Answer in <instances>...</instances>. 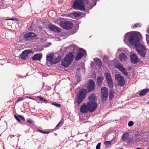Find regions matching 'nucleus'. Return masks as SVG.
<instances>
[{
	"mask_svg": "<svg viewBox=\"0 0 149 149\" xmlns=\"http://www.w3.org/2000/svg\"><path fill=\"white\" fill-rule=\"evenodd\" d=\"M110 91L109 93V98L110 99H112L113 96L114 91L112 90V89H110Z\"/></svg>",
	"mask_w": 149,
	"mask_h": 149,
	"instance_id": "nucleus-25",
	"label": "nucleus"
},
{
	"mask_svg": "<svg viewBox=\"0 0 149 149\" xmlns=\"http://www.w3.org/2000/svg\"><path fill=\"white\" fill-rule=\"evenodd\" d=\"M33 54V52L30 50H26L23 51L20 55L21 58L24 60L27 59L29 56Z\"/></svg>",
	"mask_w": 149,
	"mask_h": 149,
	"instance_id": "nucleus-6",
	"label": "nucleus"
},
{
	"mask_svg": "<svg viewBox=\"0 0 149 149\" xmlns=\"http://www.w3.org/2000/svg\"><path fill=\"white\" fill-rule=\"evenodd\" d=\"M15 118L18 121L20 122V119H19V117H18V116H17L16 115H15Z\"/></svg>",
	"mask_w": 149,
	"mask_h": 149,
	"instance_id": "nucleus-34",
	"label": "nucleus"
},
{
	"mask_svg": "<svg viewBox=\"0 0 149 149\" xmlns=\"http://www.w3.org/2000/svg\"><path fill=\"white\" fill-rule=\"evenodd\" d=\"M134 124L133 122L132 121H130L128 123V125L129 127L132 126Z\"/></svg>",
	"mask_w": 149,
	"mask_h": 149,
	"instance_id": "nucleus-31",
	"label": "nucleus"
},
{
	"mask_svg": "<svg viewBox=\"0 0 149 149\" xmlns=\"http://www.w3.org/2000/svg\"><path fill=\"white\" fill-rule=\"evenodd\" d=\"M87 104L89 108V112L94 111L97 107V104L95 102H88Z\"/></svg>",
	"mask_w": 149,
	"mask_h": 149,
	"instance_id": "nucleus-11",
	"label": "nucleus"
},
{
	"mask_svg": "<svg viewBox=\"0 0 149 149\" xmlns=\"http://www.w3.org/2000/svg\"><path fill=\"white\" fill-rule=\"evenodd\" d=\"M139 25V24H134V26H133L132 28H134V27H137Z\"/></svg>",
	"mask_w": 149,
	"mask_h": 149,
	"instance_id": "nucleus-39",
	"label": "nucleus"
},
{
	"mask_svg": "<svg viewBox=\"0 0 149 149\" xmlns=\"http://www.w3.org/2000/svg\"><path fill=\"white\" fill-rule=\"evenodd\" d=\"M104 144L106 145L107 147H109L110 146L111 143V141H107L104 142Z\"/></svg>",
	"mask_w": 149,
	"mask_h": 149,
	"instance_id": "nucleus-27",
	"label": "nucleus"
},
{
	"mask_svg": "<svg viewBox=\"0 0 149 149\" xmlns=\"http://www.w3.org/2000/svg\"><path fill=\"white\" fill-rule=\"evenodd\" d=\"M87 91L85 89H82L77 94V102L78 104H80L85 98Z\"/></svg>",
	"mask_w": 149,
	"mask_h": 149,
	"instance_id": "nucleus-5",
	"label": "nucleus"
},
{
	"mask_svg": "<svg viewBox=\"0 0 149 149\" xmlns=\"http://www.w3.org/2000/svg\"><path fill=\"white\" fill-rule=\"evenodd\" d=\"M130 58L132 63L136 64L139 61L138 57L134 54H132L131 55Z\"/></svg>",
	"mask_w": 149,
	"mask_h": 149,
	"instance_id": "nucleus-16",
	"label": "nucleus"
},
{
	"mask_svg": "<svg viewBox=\"0 0 149 149\" xmlns=\"http://www.w3.org/2000/svg\"><path fill=\"white\" fill-rule=\"evenodd\" d=\"M108 58V57L107 56H104V57H103V59H107Z\"/></svg>",
	"mask_w": 149,
	"mask_h": 149,
	"instance_id": "nucleus-44",
	"label": "nucleus"
},
{
	"mask_svg": "<svg viewBox=\"0 0 149 149\" xmlns=\"http://www.w3.org/2000/svg\"><path fill=\"white\" fill-rule=\"evenodd\" d=\"M39 99L40 100H41L44 101H46V100L45 99H43V98L42 97H40Z\"/></svg>",
	"mask_w": 149,
	"mask_h": 149,
	"instance_id": "nucleus-41",
	"label": "nucleus"
},
{
	"mask_svg": "<svg viewBox=\"0 0 149 149\" xmlns=\"http://www.w3.org/2000/svg\"><path fill=\"white\" fill-rule=\"evenodd\" d=\"M27 122L29 123H33V122L30 119L27 120Z\"/></svg>",
	"mask_w": 149,
	"mask_h": 149,
	"instance_id": "nucleus-40",
	"label": "nucleus"
},
{
	"mask_svg": "<svg viewBox=\"0 0 149 149\" xmlns=\"http://www.w3.org/2000/svg\"><path fill=\"white\" fill-rule=\"evenodd\" d=\"M95 61L96 63L99 66L102 65V62L100 59L99 58H95Z\"/></svg>",
	"mask_w": 149,
	"mask_h": 149,
	"instance_id": "nucleus-23",
	"label": "nucleus"
},
{
	"mask_svg": "<svg viewBox=\"0 0 149 149\" xmlns=\"http://www.w3.org/2000/svg\"><path fill=\"white\" fill-rule=\"evenodd\" d=\"M93 6L87 0H76L74 2L72 7L74 9L84 10L85 7L91 9Z\"/></svg>",
	"mask_w": 149,
	"mask_h": 149,
	"instance_id": "nucleus-2",
	"label": "nucleus"
},
{
	"mask_svg": "<svg viewBox=\"0 0 149 149\" xmlns=\"http://www.w3.org/2000/svg\"><path fill=\"white\" fill-rule=\"evenodd\" d=\"M132 139L131 138H129V137H128L126 141L127 142L129 143H130L132 142Z\"/></svg>",
	"mask_w": 149,
	"mask_h": 149,
	"instance_id": "nucleus-29",
	"label": "nucleus"
},
{
	"mask_svg": "<svg viewBox=\"0 0 149 149\" xmlns=\"http://www.w3.org/2000/svg\"><path fill=\"white\" fill-rule=\"evenodd\" d=\"M106 78L107 82L112 80L111 77H107Z\"/></svg>",
	"mask_w": 149,
	"mask_h": 149,
	"instance_id": "nucleus-33",
	"label": "nucleus"
},
{
	"mask_svg": "<svg viewBox=\"0 0 149 149\" xmlns=\"http://www.w3.org/2000/svg\"><path fill=\"white\" fill-rule=\"evenodd\" d=\"M23 99L22 97H20L16 101V102L18 103L19 102L22 100Z\"/></svg>",
	"mask_w": 149,
	"mask_h": 149,
	"instance_id": "nucleus-36",
	"label": "nucleus"
},
{
	"mask_svg": "<svg viewBox=\"0 0 149 149\" xmlns=\"http://www.w3.org/2000/svg\"><path fill=\"white\" fill-rule=\"evenodd\" d=\"M119 59L121 62H125L127 61V57L125 54L121 53L119 54Z\"/></svg>",
	"mask_w": 149,
	"mask_h": 149,
	"instance_id": "nucleus-15",
	"label": "nucleus"
},
{
	"mask_svg": "<svg viewBox=\"0 0 149 149\" xmlns=\"http://www.w3.org/2000/svg\"><path fill=\"white\" fill-rule=\"evenodd\" d=\"M95 85V83L92 80H90L88 81V92H90L91 91L94 89Z\"/></svg>",
	"mask_w": 149,
	"mask_h": 149,
	"instance_id": "nucleus-13",
	"label": "nucleus"
},
{
	"mask_svg": "<svg viewBox=\"0 0 149 149\" xmlns=\"http://www.w3.org/2000/svg\"><path fill=\"white\" fill-rule=\"evenodd\" d=\"M47 60L51 62L52 64H55L61 60V57L58 55L55 57L54 54H49L47 55Z\"/></svg>",
	"mask_w": 149,
	"mask_h": 149,
	"instance_id": "nucleus-4",
	"label": "nucleus"
},
{
	"mask_svg": "<svg viewBox=\"0 0 149 149\" xmlns=\"http://www.w3.org/2000/svg\"><path fill=\"white\" fill-rule=\"evenodd\" d=\"M35 36V34L32 33H26L25 35V37L26 38H30L31 37H33Z\"/></svg>",
	"mask_w": 149,
	"mask_h": 149,
	"instance_id": "nucleus-22",
	"label": "nucleus"
},
{
	"mask_svg": "<svg viewBox=\"0 0 149 149\" xmlns=\"http://www.w3.org/2000/svg\"><path fill=\"white\" fill-rule=\"evenodd\" d=\"M42 58L41 53L37 54H35L32 57L33 60H40Z\"/></svg>",
	"mask_w": 149,
	"mask_h": 149,
	"instance_id": "nucleus-17",
	"label": "nucleus"
},
{
	"mask_svg": "<svg viewBox=\"0 0 149 149\" xmlns=\"http://www.w3.org/2000/svg\"><path fill=\"white\" fill-rule=\"evenodd\" d=\"M103 78L102 77H99L97 78V84L98 85H100L101 81L103 80Z\"/></svg>",
	"mask_w": 149,
	"mask_h": 149,
	"instance_id": "nucleus-26",
	"label": "nucleus"
},
{
	"mask_svg": "<svg viewBox=\"0 0 149 149\" xmlns=\"http://www.w3.org/2000/svg\"><path fill=\"white\" fill-rule=\"evenodd\" d=\"M38 131L40 132L41 133H43V131L42 130H38Z\"/></svg>",
	"mask_w": 149,
	"mask_h": 149,
	"instance_id": "nucleus-43",
	"label": "nucleus"
},
{
	"mask_svg": "<svg viewBox=\"0 0 149 149\" xmlns=\"http://www.w3.org/2000/svg\"><path fill=\"white\" fill-rule=\"evenodd\" d=\"M104 74L106 76V78L109 77H111L110 74L108 72H105Z\"/></svg>",
	"mask_w": 149,
	"mask_h": 149,
	"instance_id": "nucleus-30",
	"label": "nucleus"
},
{
	"mask_svg": "<svg viewBox=\"0 0 149 149\" xmlns=\"http://www.w3.org/2000/svg\"><path fill=\"white\" fill-rule=\"evenodd\" d=\"M74 14L76 16H78L79 15V13H78L77 12H74Z\"/></svg>",
	"mask_w": 149,
	"mask_h": 149,
	"instance_id": "nucleus-37",
	"label": "nucleus"
},
{
	"mask_svg": "<svg viewBox=\"0 0 149 149\" xmlns=\"http://www.w3.org/2000/svg\"><path fill=\"white\" fill-rule=\"evenodd\" d=\"M115 79L117 81L118 84L121 86H123L125 84V80L123 77L120 74H116Z\"/></svg>",
	"mask_w": 149,
	"mask_h": 149,
	"instance_id": "nucleus-7",
	"label": "nucleus"
},
{
	"mask_svg": "<svg viewBox=\"0 0 149 149\" xmlns=\"http://www.w3.org/2000/svg\"><path fill=\"white\" fill-rule=\"evenodd\" d=\"M49 28L51 30L55 32H59L60 31V28L52 24L50 25Z\"/></svg>",
	"mask_w": 149,
	"mask_h": 149,
	"instance_id": "nucleus-18",
	"label": "nucleus"
},
{
	"mask_svg": "<svg viewBox=\"0 0 149 149\" xmlns=\"http://www.w3.org/2000/svg\"><path fill=\"white\" fill-rule=\"evenodd\" d=\"M136 149H142L140 148H137Z\"/></svg>",
	"mask_w": 149,
	"mask_h": 149,
	"instance_id": "nucleus-47",
	"label": "nucleus"
},
{
	"mask_svg": "<svg viewBox=\"0 0 149 149\" xmlns=\"http://www.w3.org/2000/svg\"><path fill=\"white\" fill-rule=\"evenodd\" d=\"M18 116L19 117V118H20L22 120H25L24 118L21 115H19Z\"/></svg>",
	"mask_w": 149,
	"mask_h": 149,
	"instance_id": "nucleus-38",
	"label": "nucleus"
},
{
	"mask_svg": "<svg viewBox=\"0 0 149 149\" xmlns=\"http://www.w3.org/2000/svg\"><path fill=\"white\" fill-rule=\"evenodd\" d=\"M102 99L103 101H105L107 98L108 93L106 87H103L101 89Z\"/></svg>",
	"mask_w": 149,
	"mask_h": 149,
	"instance_id": "nucleus-9",
	"label": "nucleus"
},
{
	"mask_svg": "<svg viewBox=\"0 0 149 149\" xmlns=\"http://www.w3.org/2000/svg\"><path fill=\"white\" fill-rule=\"evenodd\" d=\"M96 5V3H95V5Z\"/></svg>",
	"mask_w": 149,
	"mask_h": 149,
	"instance_id": "nucleus-49",
	"label": "nucleus"
},
{
	"mask_svg": "<svg viewBox=\"0 0 149 149\" xmlns=\"http://www.w3.org/2000/svg\"><path fill=\"white\" fill-rule=\"evenodd\" d=\"M52 12V11H49L48 12V14L49 15H50L51 13Z\"/></svg>",
	"mask_w": 149,
	"mask_h": 149,
	"instance_id": "nucleus-45",
	"label": "nucleus"
},
{
	"mask_svg": "<svg viewBox=\"0 0 149 149\" xmlns=\"http://www.w3.org/2000/svg\"><path fill=\"white\" fill-rule=\"evenodd\" d=\"M107 82L108 86L110 89H112L113 87V82L112 80Z\"/></svg>",
	"mask_w": 149,
	"mask_h": 149,
	"instance_id": "nucleus-24",
	"label": "nucleus"
},
{
	"mask_svg": "<svg viewBox=\"0 0 149 149\" xmlns=\"http://www.w3.org/2000/svg\"><path fill=\"white\" fill-rule=\"evenodd\" d=\"M89 102H96V99L95 94H92L88 97Z\"/></svg>",
	"mask_w": 149,
	"mask_h": 149,
	"instance_id": "nucleus-20",
	"label": "nucleus"
},
{
	"mask_svg": "<svg viewBox=\"0 0 149 149\" xmlns=\"http://www.w3.org/2000/svg\"><path fill=\"white\" fill-rule=\"evenodd\" d=\"M80 111L83 113H87L88 111L89 112V108L87 104H84L82 105L80 108Z\"/></svg>",
	"mask_w": 149,
	"mask_h": 149,
	"instance_id": "nucleus-14",
	"label": "nucleus"
},
{
	"mask_svg": "<svg viewBox=\"0 0 149 149\" xmlns=\"http://www.w3.org/2000/svg\"><path fill=\"white\" fill-rule=\"evenodd\" d=\"M116 67L126 76L128 75V73L123 65L120 63L117 64L116 65Z\"/></svg>",
	"mask_w": 149,
	"mask_h": 149,
	"instance_id": "nucleus-12",
	"label": "nucleus"
},
{
	"mask_svg": "<svg viewBox=\"0 0 149 149\" xmlns=\"http://www.w3.org/2000/svg\"><path fill=\"white\" fill-rule=\"evenodd\" d=\"M52 104L57 107H59L61 106L60 104L56 103V102L52 103Z\"/></svg>",
	"mask_w": 149,
	"mask_h": 149,
	"instance_id": "nucleus-28",
	"label": "nucleus"
},
{
	"mask_svg": "<svg viewBox=\"0 0 149 149\" xmlns=\"http://www.w3.org/2000/svg\"><path fill=\"white\" fill-rule=\"evenodd\" d=\"M86 55V51L82 49H79V52L77 53L75 58V59L77 61H78L83 56Z\"/></svg>",
	"mask_w": 149,
	"mask_h": 149,
	"instance_id": "nucleus-10",
	"label": "nucleus"
},
{
	"mask_svg": "<svg viewBox=\"0 0 149 149\" xmlns=\"http://www.w3.org/2000/svg\"><path fill=\"white\" fill-rule=\"evenodd\" d=\"M61 121L57 125H56V127H58L59 125L60 124V123H61Z\"/></svg>",
	"mask_w": 149,
	"mask_h": 149,
	"instance_id": "nucleus-42",
	"label": "nucleus"
},
{
	"mask_svg": "<svg viewBox=\"0 0 149 149\" xmlns=\"http://www.w3.org/2000/svg\"><path fill=\"white\" fill-rule=\"evenodd\" d=\"M61 25L62 27L66 30L70 29L72 27V22L68 21L61 22Z\"/></svg>",
	"mask_w": 149,
	"mask_h": 149,
	"instance_id": "nucleus-8",
	"label": "nucleus"
},
{
	"mask_svg": "<svg viewBox=\"0 0 149 149\" xmlns=\"http://www.w3.org/2000/svg\"><path fill=\"white\" fill-rule=\"evenodd\" d=\"M79 78L78 79L77 81H78V80H79Z\"/></svg>",
	"mask_w": 149,
	"mask_h": 149,
	"instance_id": "nucleus-48",
	"label": "nucleus"
},
{
	"mask_svg": "<svg viewBox=\"0 0 149 149\" xmlns=\"http://www.w3.org/2000/svg\"><path fill=\"white\" fill-rule=\"evenodd\" d=\"M101 145V143H98L97 145L96 148V149H99L100 148Z\"/></svg>",
	"mask_w": 149,
	"mask_h": 149,
	"instance_id": "nucleus-32",
	"label": "nucleus"
},
{
	"mask_svg": "<svg viewBox=\"0 0 149 149\" xmlns=\"http://www.w3.org/2000/svg\"><path fill=\"white\" fill-rule=\"evenodd\" d=\"M137 34V35H135L131 32L126 33L124 36V41L127 45L130 43L134 45L138 53L142 57H144L146 50L143 44L139 42L141 36V34L138 32Z\"/></svg>",
	"mask_w": 149,
	"mask_h": 149,
	"instance_id": "nucleus-1",
	"label": "nucleus"
},
{
	"mask_svg": "<svg viewBox=\"0 0 149 149\" xmlns=\"http://www.w3.org/2000/svg\"><path fill=\"white\" fill-rule=\"evenodd\" d=\"M149 91V89L148 88H145L143 89L139 93L140 96H142L145 95Z\"/></svg>",
	"mask_w": 149,
	"mask_h": 149,
	"instance_id": "nucleus-21",
	"label": "nucleus"
},
{
	"mask_svg": "<svg viewBox=\"0 0 149 149\" xmlns=\"http://www.w3.org/2000/svg\"><path fill=\"white\" fill-rule=\"evenodd\" d=\"M74 56L71 53L68 54L62 60L61 65L65 67H68L72 61Z\"/></svg>",
	"mask_w": 149,
	"mask_h": 149,
	"instance_id": "nucleus-3",
	"label": "nucleus"
},
{
	"mask_svg": "<svg viewBox=\"0 0 149 149\" xmlns=\"http://www.w3.org/2000/svg\"><path fill=\"white\" fill-rule=\"evenodd\" d=\"M47 132L46 131H43V133L45 134H47Z\"/></svg>",
	"mask_w": 149,
	"mask_h": 149,
	"instance_id": "nucleus-46",
	"label": "nucleus"
},
{
	"mask_svg": "<svg viewBox=\"0 0 149 149\" xmlns=\"http://www.w3.org/2000/svg\"><path fill=\"white\" fill-rule=\"evenodd\" d=\"M6 20H13L15 21H18V20L16 19H14V18H10L9 19H7Z\"/></svg>",
	"mask_w": 149,
	"mask_h": 149,
	"instance_id": "nucleus-35",
	"label": "nucleus"
},
{
	"mask_svg": "<svg viewBox=\"0 0 149 149\" xmlns=\"http://www.w3.org/2000/svg\"><path fill=\"white\" fill-rule=\"evenodd\" d=\"M129 136V134L127 132L125 133L122 134L121 137V139L123 141L125 142L126 141Z\"/></svg>",
	"mask_w": 149,
	"mask_h": 149,
	"instance_id": "nucleus-19",
	"label": "nucleus"
}]
</instances>
